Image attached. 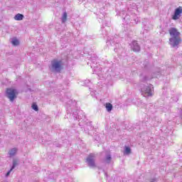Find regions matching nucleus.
<instances>
[{"instance_id":"f257e3e1","label":"nucleus","mask_w":182,"mask_h":182,"mask_svg":"<svg viewBox=\"0 0 182 182\" xmlns=\"http://www.w3.org/2000/svg\"><path fill=\"white\" fill-rule=\"evenodd\" d=\"M67 119H73V120H81L86 122V115L82 110L75 109L73 111V105L67 106Z\"/></svg>"},{"instance_id":"f03ea898","label":"nucleus","mask_w":182,"mask_h":182,"mask_svg":"<svg viewBox=\"0 0 182 182\" xmlns=\"http://www.w3.org/2000/svg\"><path fill=\"white\" fill-rule=\"evenodd\" d=\"M169 35L171 36L169 38V45L171 48H178V45L181 43V38L180 37L181 33L176 28H171L169 29Z\"/></svg>"},{"instance_id":"7ed1b4c3","label":"nucleus","mask_w":182,"mask_h":182,"mask_svg":"<svg viewBox=\"0 0 182 182\" xmlns=\"http://www.w3.org/2000/svg\"><path fill=\"white\" fill-rule=\"evenodd\" d=\"M141 92L144 97H150L154 95V87L153 85L148 84L141 87Z\"/></svg>"},{"instance_id":"20e7f679","label":"nucleus","mask_w":182,"mask_h":182,"mask_svg":"<svg viewBox=\"0 0 182 182\" xmlns=\"http://www.w3.org/2000/svg\"><path fill=\"white\" fill-rule=\"evenodd\" d=\"M6 97L13 102L18 97V90L14 88H7L6 90Z\"/></svg>"},{"instance_id":"39448f33","label":"nucleus","mask_w":182,"mask_h":182,"mask_svg":"<svg viewBox=\"0 0 182 182\" xmlns=\"http://www.w3.org/2000/svg\"><path fill=\"white\" fill-rule=\"evenodd\" d=\"M85 163L90 168H95L96 167V154H90L86 158Z\"/></svg>"},{"instance_id":"423d86ee","label":"nucleus","mask_w":182,"mask_h":182,"mask_svg":"<svg viewBox=\"0 0 182 182\" xmlns=\"http://www.w3.org/2000/svg\"><path fill=\"white\" fill-rule=\"evenodd\" d=\"M52 69L57 73H60L62 70V60H54L51 62Z\"/></svg>"},{"instance_id":"0eeeda50","label":"nucleus","mask_w":182,"mask_h":182,"mask_svg":"<svg viewBox=\"0 0 182 182\" xmlns=\"http://www.w3.org/2000/svg\"><path fill=\"white\" fill-rule=\"evenodd\" d=\"M107 45L108 46H115L114 48V52H117V48H119V43H116V38L112 39L111 37H108L107 40Z\"/></svg>"},{"instance_id":"6e6552de","label":"nucleus","mask_w":182,"mask_h":182,"mask_svg":"<svg viewBox=\"0 0 182 182\" xmlns=\"http://www.w3.org/2000/svg\"><path fill=\"white\" fill-rule=\"evenodd\" d=\"M182 14V7L179 6L175 9L174 14L172 16V19L173 21H177V19H180V16H181Z\"/></svg>"},{"instance_id":"1a4fd4ad","label":"nucleus","mask_w":182,"mask_h":182,"mask_svg":"<svg viewBox=\"0 0 182 182\" xmlns=\"http://www.w3.org/2000/svg\"><path fill=\"white\" fill-rule=\"evenodd\" d=\"M131 49L134 52H139L140 50V46L139 45V43L136 41H132L131 43Z\"/></svg>"},{"instance_id":"9d476101","label":"nucleus","mask_w":182,"mask_h":182,"mask_svg":"<svg viewBox=\"0 0 182 182\" xmlns=\"http://www.w3.org/2000/svg\"><path fill=\"white\" fill-rule=\"evenodd\" d=\"M18 164H19L18 160L14 159L12 166L10 168V170L6 173V177H9L11 172H12L14 171V169L15 168V167H16V166H18Z\"/></svg>"},{"instance_id":"9b49d317","label":"nucleus","mask_w":182,"mask_h":182,"mask_svg":"<svg viewBox=\"0 0 182 182\" xmlns=\"http://www.w3.org/2000/svg\"><path fill=\"white\" fill-rule=\"evenodd\" d=\"M112 162V155L110 154H106L105 157L102 159L104 164H110Z\"/></svg>"},{"instance_id":"f8f14e48","label":"nucleus","mask_w":182,"mask_h":182,"mask_svg":"<svg viewBox=\"0 0 182 182\" xmlns=\"http://www.w3.org/2000/svg\"><path fill=\"white\" fill-rule=\"evenodd\" d=\"M16 151H18V149L13 148L9 151V155L10 157H14L16 154Z\"/></svg>"},{"instance_id":"ddd939ff","label":"nucleus","mask_w":182,"mask_h":182,"mask_svg":"<svg viewBox=\"0 0 182 182\" xmlns=\"http://www.w3.org/2000/svg\"><path fill=\"white\" fill-rule=\"evenodd\" d=\"M11 42L13 46H18L19 45V40H18V38H16V37H14L13 38H11Z\"/></svg>"},{"instance_id":"4468645a","label":"nucleus","mask_w":182,"mask_h":182,"mask_svg":"<svg viewBox=\"0 0 182 182\" xmlns=\"http://www.w3.org/2000/svg\"><path fill=\"white\" fill-rule=\"evenodd\" d=\"M105 108L107 109V111L110 112L112 110H113V105L110 102H107L105 104Z\"/></svg>"},{"instance_id":"2eb2a0df","label":"nucleus","mask_w":182,"mask_h":182,"mask_svg":"<svg viewBox=\"0 0 182 182\" xmlns=\"http://www.w3.org/2000/svg\"><path fill=\"white\" fill-rule=\"evenodd\" d=\"M14 19H15V21H22V19H23V15L21 14H17L14 16Z\"/></svg>"},{"instance_id":"dca6fc26","label":"nucleus","mask_w":182,"mask_h":182,"mask_svg":"<svg viewBox=\"0 0 182 182\" xmlns=\"http://www.w3.org/2000/svg\"><path fill=\"white\" fill-rule=\"evenodd\" d=\"M61 21L63 23H65V22L68 21V13H66V11L63 13V16L61 18Z\"/></svg>"},{"instance_id":"f3484780","label":"nucleus","mask_w":182,"mask_h":182,"mask_svg":"<svg viewBox=\"0 0 182 182\" xmlns=\"http://www.w3.org/2000/svg\"><path fill=\"white\" fill-rule=\"evenodd\" d=\"M85 129H87V130H92L93 127H92V122H87L85 125Z\"/></svg>"},{"instance_id":"a211bd4d","label":"nucleus","mask_w":182,"mask_h":182,"mask_svg":"<svg viewBox=\"0 0 182 182\" xmlns=\"http://www.w3.org/2000/svg\"><path fill=\"white\" fill-rule=\"evenodd\" d=\"M130 153H132V149H130V147H129V146H125L124 154H130Z\"/></svg>"},{"instance_id":"6ab92c4d","label":"nucleus","mask_w":182,"mask_h":182,"mask_svg":"<svg viewBox=\"0 0 182 182\" xmlns=\"http://www.w3.org/2000/svg\"><path fill=\"white\" fill-rule=\"evenodd\" d=\"M32 109H33V110H35V112H38V110H39V107H38V105L36 104L32 105Z\"/></svg>"},{"instance_id":"aec40b11","label":"nucleus","mask_w":182,"mask_h":182,"mask_svg":"<svg viewBox=\"0 0 182 182\" xmlns=\"http://www.w3.org/2000/svg\"><path fill=\"white\" fill-rule=\"evenodd\" d=\"M150 79L147 76H144L141 78V82H147V80H149Z\"/></svg>"},{"instance_id":"412c9836","label":"nucleus","mask_w":182,"mask_h":182,"mask_svg":"<svg viewBox=\"0 0 182 182\" xmlns=\"http://www.w3.org/2000/svg\"><path fill=\"white\" fill-rule=\"evenodd\" d=\"M159 76H160V72H158L157 74L154 73L152 74V77H159Z\"/></svg>"},{"instance_id":"4be33fe9","label":"nucleus","mask_w":182,"mask_h":182,"mask_svg":"<svg viewBox=\"0 0 182 182\" xmlns=\"http://www.w3.org/2000/svg\"><path fill=\"white\" fill-rule=\"evenodd\" d=\"M135 21V23H137V22H139L138 20H134Z\"/></svg>"},{"instance_id":"5701e85b","label":"nucleus","mask_w":182,"mask_h":182,"mask_svg":"<svg viewBox=\"0 0 182 182\" xmlns=\"http://www.w3.org/2000/svg\"><path fill=\"white\" fill-rule=\"evenodd\" d=\"M126 18L127 19V17H124V19H126Z\"/></svg>"},{"instance_id":"b1692460","label":"nucleus","mask_w":182,"mask_h":182,"mask_svg":"<svg viewBox=\"0 0 182 182\" xmlns=\"http://www.w3.org/2000/svg\"><path fill=\"white\" fill-rule=\"evenodd\" d=\"M69 103H72V102H71V101H69Z\"/></svg>"}]
</instances>
